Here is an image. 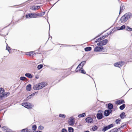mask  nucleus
<instances>
[{
	"mask_svg": "<svg viewBox=\"0 0 132 132\" xmlns=\"http://www.w3.org/2000/svg\"><path fill=\"white\" fill-rule=\"evenodd\" d=\"M47 85L45 82H42L34 85L33 88L34 90H39L45 87Z\"/></svg>",
	"mask_w": 132,
	"mask_h": 132,
	"instance_id": "1",
	"label": "nucleus"
},
{
	"mask_svg": "<svg viewBox=\"0 0 132 132\" xmlns=\"http://www.w3.org/2000/svg\"><path fill=\"white\" fill-rule=\"evenodd\" d=\"M131 16L132 15L130 13H126L121 17L120 19V20L122 22L126 21L130 18Z\"/></svg>",
	"mask_w": 132,
	"mask_h": 132,
	"instance_id": "2",
	"label": "nucleus"
},
{
	"mask_svg": "<svg viewBox=\"0 0 132 132\" xmlns=\"http://www.w3.org/2000/svg\"><path fill=\"white\" fill-rule=\"evenodd\" d=\"M22 105L26 108L28 109H31L32 108V105L29 103H22Z\"/></svg>",
	"mask_w": 132,
	"mask_h": 132,
	"instance_id": "3",
	"label": "nucleus"
},
{
	"mask_svg": "<svg viewBox=\"0 0 132 132\" xmlns=\"http://www.w3.org/2000/svg\"><path fill=\"white\" fill-rule=\"evenodd\" d=\"M69 125L71 126H73L75 123V118L71 117L69 120Z\"/></svg>",
	"mask_w": 132,
	"mask_h": 132,
	"instance_id": "4",
	"label": "nucleus"
},
{
	"mask_svg": "<svg viewBox=\"0 0 132 132\" xmlns=\"http://www.w3.org/2000/svg\"><path fill=\"white\" fill-rule=\"evenodd\" d=\"M124 64V63L123 62L120 61L115 63L114 65L115 67L120 68Z\"/></svg>",
	"mask_w": 132,
	"mask_h": 132,
	"instance_id": "5",
	"label": "nucleus"
},
{
	"mask_svg": "<svg viewBox=\"0 0 132 132\" xmlns=\"http://www.w3.org/2000/svg\"><path fill=\"white\" fill-rule=\"evenodd\" d=\"M108 42L107 39L104 40L100 42L97 44V45L98 46L104 45H105Z\"/></svg>",
	"mask_w": 132,
	"mask_h": 132,
	"instance_id": "6",
	"label": "nucleus"
},
{
	"mask_svg": "<svg viewBox=\"0 0 132 132\" xmlns=\"http://www.w3.org/2000/svg\"><path fill=\"white\" fill-rule=\"evenodd\" d=\"M35 13H30V14L26 15V17L27 18H36Z\"/></svg>",
	"mask_w": 132,
	"mask_h": 132,
	"instance_id": "7",
	"label": "nucleus"
},
{
	"mask_svg": "<svg viewBox=\"0 0 132 132\" xmlns=\"http://www.w3.org/2000/svg\"><path fill=\"white\" fill-rule=\"evenodd\" d=\"M103 49V47L102 46H96L95 48L94 51L95 52H100L102 51Z\"/></svg>",
	"mask_w": 132,
	"mask_h": 132,
	"instance_id": "8",
	"label": "nucleus"
},
{
	"mask_svg": "<svg viewBox=\"0 0 132 132\" xmlns=\"http://www.w3.org/2000/svg\"><path fill=\"white\" fill-rule=\"evenodd\" d=\"M10 94L9 92H6L5 93L2 94L0 95V100H2V98L4 97H6Z\"/></svg>",
	"mask_w": 132,
	"mask_h": 132,
	"instance_id": "9",
	"label": "nucleus"
},
{
	"mask_svg": "<svg viewBox=\"0 0 132 132\" xmlns=\"http://www.w3.org/2000/svg\"><path fill=\"white\" fill-rule=\"evenodd\" d=\"M113 127V125L112 124H111L109 125H108V126L104 127L103 129V131H105Z\"/></svg>",
	"mask_w": 132,
	"mask_h": 132,
	"instance_id": "10",
	"label": "nucleus"
},
{
	"mask_svg": "<svg viewBox=\"0 0 132 132\" xmlns=\"http://www.w3.org/2000/svg\"><path fill=\"white\" fill-rule=\"evenodd\" d=\"M124 100H120L116 101L115 103L117 104H121L124 103Z\"/></svg>",
	"mask_w": 132,
	"mask_h": 132,
	"instance_id": "11",
	"label": "nucleus"
},
{
	"mask_svg": "<svg viewBox=\"0 0 132 132\" xmlns=\"http://www.w3.org/2000/svg\"><path fill=\"white\" fill-rule=\"evenodd\" d=\"M1 129L3 132L10 131V129H8L6 127H2Z\"/></svg>",
	"mask_w": 132,
	"mask_h": 132,
	"instance_id": "12",
	"label": "nucleus"
},
{
	"mask_svg": "<svg viewBox=\"0 0 132 132\" xmlns=\"http://www.w3.org/2000/svg\"><path fill=\"white\" fill-rule=\"evenodd\" d=\"M86 121L88 123H90L93 121V119L90 117H88L85 119Z\"/></svg>",
	"mask_w": 132,
	"mask_h": 132,
	"instance_id": "13",
	"label": "nucleus"
},
{
	"mask_svg": "<svg viewBox=\"0 0 132 132\" xmlns=\"http://www.w3.org/2000/svg\"><path fill=\"white\" fill-rule=\"evenodd\" d=\"M97 117L98 119H101L103 118L102 113H98L97 114Z\"/></svg>",
	"mask_w": 132,
	"mask_h": 132,
	"instance_id": "14",
	"label": "nucleus"
},
{
	"mask_svg": "<svg viewBox=\"0 0 132 132\" xmlns=\"http://www.w3.org/2000/svg\"><path fill=\"white\" fill-rule=\"evenodd\" d=\"M40 7V6H34L31 7V9L33 10H35L37 9H39Z\"/></svg>",
	"mask_w": 132,
	"mask_h": 132,
	"instance_id": "15",
	"label": "nucleus"
},
{
	"mask_svg": "<svg viewBox=\"0 0 132 132\" xmlns=\"http://www.w3.org/2000/svg\"><path fill=\"white\" fill-rule=\"evenodd\" d=\"M111 112L108 110H105L104 112V115L106 116H108Z\"/></svg>",
	"mask_w": 132,
	"mask_h": 132,
	"instance_id": "16",
	"label": "nucleus"
},
{
	"mask_svg": "<svg viewBox=\"0 0 132 132\" xmlns=\"http://www.w3.org/2000/svg\"><path fill=\"white\" fill-rule=\"evenodd\" d=\"M31 84H29L26 86V89L28 91H30L31 90Z\"/></svg>",
	"mask_w": 132,
	"mask_h": 132,
	"instance_id": "17",
	"label": "nucleus"
},
{
	"mask_svg": "<svg viewBox=\"0 0 132 132\" xmlns=\"http://www.w3.org/2000/svg\"><path fill=\"white\" fill-rule=\"evenodd\" d=\"M35 54V53H34L33 52H27L26 53V54L27 55H29L30 56H33V55L34 54Z\"/></svg>",
	"mask_w": 132,
	"mask_h": 132,
	"instance_id": "18",
	"label": "nucleus"
},
{
	"mask_svg": "<svg viewBox=\"0 0 132 132\" xmlns=\"http://www.w3.org/2000/svg\"><path fill=\"white\" fill-rule=\"evenodd\" d=\"M108 107L109 109L110 110V111L111 112L112 110L111 109H112L113 108V105L109 103L108 104Z\"/></svg>",
	"mask_w": 132,
	"mask_h": 132,
	"instance_id": "19",
	"label": "nucleus"
},
{
	"mask_svg": "<svg viewBox=\"0 0 132 132\" xmlns=\"http://www.w3.org/2000/svg\"><path fill=\"white\" fill-rule=\"evenodd\" d=\"M25 76L26 77L30 78H32V75L29 73H26L25 74Z\"/></svg>",
	"mask_w": 132,
	"mask_h": 132,
	"instance_id": "20",
	"label": "nucleus"
},
{
	"mask_svg": "<svg viewBox=\"0 0 132 132\" xmlns=\"http://www.w3.org/2000/svg\"><path fill=\"white\" fill-rule=\"evenodd\" d=\"M125 7L123 5H121L120 7V10L119 14H120V13L121 12H122L123 10L125 9Z\"/></svg>",
	"mask_w": 132,
	"mask_h": 132,
	"instance_id": "21",
	"label": "nucleus"
},
{
	"mask_svg": "<svg viewBox=\"0 0 132 132\" xmlns=\"http://www.w3.org/2000/svg\"><path fill=\"white\" fill-rule=\"evenodd\" d=\"M82 68V67L79 66V65L76 69V72H78Z\"/></svg>",
	"mask_w": 132,
	"mask_h": 132,
	"instance_id": "22",
	"label": "nucleus"
},
{
	"mask_svg": "<svg viewBox=\"0 0 132 132\" xmlns=\"http://www.w3.org/2000/svg\"><path fill=\"white\" fill-rule=\"evenodd\" d=\"M92 48L91 47H88L85 48V50L86 51H88L91 50Z\"/></svg>",
	"mask_w": 132,
	"mask_h": 132,
	"instance_id": "23",
	"label": "nucleus"
},
{
	"mask_svg": "<svg viewBox=\"0 0 132 132\" xmlns=\"http://www.w3.org/2000/svg\"><path fill=\"white\" fill-rule=\"evenodd\" d=\"M125 26L124 25H123L120 27H118V30H123L125 29Z\"/></svg>",
	"mask_w": 132,
	"mask_h": 132,
	"instance_id": "24",
	"label": "nucleus"
},
{
	"mask_svg": "<svg viewBox=\"0 0 132 132\" xmlns=\"http://www.w3.org/2000/svg\"><path fill=\"white\" fill-rule=\"evenodd\" d=\"M125 104H123L120 106V110H122L124 109L125 107Z\"/></svg>",
	"mask_w": 132,
	"mask_h": 132,
	"instance_id": "25",
	"label": "nucleus"
},
{
	"mask_svg": "<svg viewBox=\"0 0 132 132\" xmlns=\"http://www.w3.org/2000/svg\"><path fill=\"white\" fill-rule=\"evenodd\" d=\"M86 116L85 113H83L81 114H80L78 115V117L79 118L84 117Z\"/></svg>",
	"mask_w": 132,
	"mask_h": 132,
	"instance_id": "26",
	"label": "nucleus"
},
{
	"mask_svg": "<svg viewBox=\"0 0 132 132\" xmlns=\"http://www.w3.org/2000/svg\"><path fill=\"white\" fill-rule=\"evenodd\" d=\"M86 63V62L85 61H84L82 62L79 64V66H81L82 68L84 65Z\"/></svg>",
	"mask_w": 132,
	"mask_h": 132,
	"instance_id": "27",
	"label": "nucleus"
},
{
	"mask_svg": "<svg viewBox=\"0 0 132 132\" xmlns=\"http://www.w3.org/2000/svg\"><path fill=\"white\" fill-rule=\"evenodd\" d=\"M6 50H8L9 53H10L11 52V51L10 49V47H9L8 45H7V46H6Z\"/></svg>",
	"mask_w": 132,
	"mask_h": 132,
	"instance_id": "28",
	"label": "nucleus"
},
{
	"mask_svg": "<svg viewBox=\"0 0 132 132\" xmlns=\"http://www.w3.org/2000/svg\"><path fill=\"white\" fill-rule=\"evenodd\" d=\"M35 15H36V18L37 17H41L42 16V13H38V14H36Z\"/></svg>",
	"mask_w": 132,
	"mask_h": 132,
	"instance_id": "29",
	"label": "nucleus"
},
{
	"mask_svg": "<svg viewBox=\"0 0 132 132\" xmlns=\"http://www.w3.org/2000/svg\"><path fill=\"white\" fill-rule=\"evenodd\" d=\"M125 113L124 112L122 113L120 115V117L121 119L124 118L123 117H125Z\"/></svg>",
	"mask_w": 132,
	"mask_h": 132,
	"instance_id": "30",
	"label": "nucleus"
},
{
	"mask_svg": "<svg viewBox=\"0 0 132 132\" xmlns=\"http://www.w3.org/2000/svg\"><path fill=\"white\" fill-rule=\"evenodd\" d=\"M68 131L69 132H73V129L72 127H69Z\"/></svg>",
	"mask_w": 132,
	"mask_h": 132,
	"instance_id": "31",
	"label": "nucleus"
},
{
	"mask_svg": "<svg viewBox=\"0 0 132 132\" xmlns=\"http://www.w3.org/2000/svg\"><path fill=\"white\" fill-rule=\"evenodd\" d=\"M21 132H30V131L28 130L27 129H23L21 131Z\"/></svg>",
	"mask_w": 132,
	"mask_h": 132,
	"instance_id": "32",
	"label": "nucleus"
},
{
	"mask_svg": "<svg viewBox=\"0 0 132 132\" xmlns=\"http://www.w3.org/2000/svg\"><path fill=\"white\" fill-rule=\"evenodd\" d=\"M44 128V127L42 126H40L38 127V129L40 130H43Z\"/></svg>",
	"mask_w": 132,
	"mask_h": 132,
	"instance_id": "33",
	"label": "nucleus"
},
{
	"mask_svg": "<svg viewBox=\"0 0 132 132\" xmlns=\"http://www.w3.org/2000/svg\"><path fill=\"white\" fill-rule=\"evenodd\" d=\"M120 119H118L116 120V123L118 124L120 123Z\"/></svg>",
	"mask_w": 132,
	"mask_h": 132,
	"instance_id": "34",
	"label": "nucleus"
},
{
	"mask_svg": "<svg viewBox=\"0 0 132 132\" xmlns=\"http://www.w3.org/2000/svg\"><path fill=\"white\" fill-rule=\"evenodd\" d=\"M43 67V65L42 64L39 65L38 66L37 68L38 69H40L42 68Z\"/></svg>",
	"mask_w": 132,
	"mask_h": 132,
	"instance_id": "35",
	"label": "nucleus"
},
{
	"mask_svg": "<svg viewBox=\"0 0 132 132\" xmlns=\"http://www.w3.org/2000/svg\"><path fill=\"white\" fill-rule=\"evenodd\" d=\"M32 130H35L36 129L37 127L36 125H33L32 127Z\"/></svg>",
	"mask_w": 132,
	"mask_h": 132,
	"instance_id": "36",
	"label": "nucleus"
},
{
	"mask_svg": "<svg viewBox=\"0 0 132 132\" xmlns=\"http://www.w3.org/2000/svg\"><path fill=\"white\" fill-rule=\"evenodd\" d=\"M97 127L96 126H95L93 127L92 128V129L93 131H95L97 129Z\"/></svg>",
	"mask_w": 132,
	"mask_h": 132,
	"instance_id": "37",
	"label": "nucleus"
},
{
	"mask_svg": "<svg viewBox=\"0 0 132 132\" xmlns=\"http://www.w3.org/2000/svg\"><path fill=\"white\" fill-rule=\"evenodd\" d=\"M26 79V78L25 77H21L20 78V79L21 80H25Z\"/></svg>",
	"mask_w": 132,
	"mask_h": 132,
	"instance_id": "38",
	"label": "nucleus"
},
{
	"mask_svg": "<svg viewBox=\"0 0 132 132\" xmlns=\"http://www.w3.org/2000/svg\"><path fill=\"white\" fill-rule=\"evenodd\" d=\"M4 92V90L3 88H0V93L2 94Z\"/></svg>",
	"mask_w": 132,
	"mask_h": 132,
	"instance_id": "39",
	"label": "nucleus"
},
{
	"mask_svg": "<svg viewBox=\"0 0 132 132\" xmlns=\"http://www.w3.org/2000/svg\"><path fill=\"white\" fill-rule=\"evenodd\" d=\"M59 116L62 118H65V115L64 114H60Z\"/></svg>",
	"mask_w": 132,
	"mask_h": 132,
	"instance_id": "40",
	"label": "nucleus"
},
{
	"mask_svg": "<svg viewBox=\"0 0 132 132\" xmlns=\"http://www.w3.org/2000/svg\"><path fill=\"white\" fill-rule=\"evenodd\" d=\"M80 72L82 73H84V74L86 73V72H84V70L83 69L81 68V70H80Z\"/></svg>",
	"mask_w": 132,
	"mask_h": 132,
	"instance_id": "41",
	"label": "nucleus"
},
{
	"mask_svg": "<svg viewBox=\"0 0 132 132\" xmlns=\"http://www.w3.org/2000/svg\"><path fill=\"white\" fill-rule=\"evenodd\" d=\"M127 28L126 29L128 31H132V28H131L129 27H127Z\"/></svg>",
	"mask_w": 132,
	"mask_h": 132,
	"instance_id": "42",
	"label": "nucleus"
},
{
	"mask_svg": "<svg viewBox=\"0 0 132 132\" xmlns=\"http://www.w3.org/2000/svg\"><path fill=\"white\" fill-rule=\"evenodd\" d=\"M32 97L31 96H30V95L29 96L26 98V100H29V99H31V98Z\"/></svg>",
	"mask_w": 132,
	"mask_h": 132,
	"instance_id": "43",
	"label": "nucleus"
},
{
	"mask_svg": "<svg viewBox=\"0 0 132 132\" xmlns=\"http://www.w3.org/2000/svg\"><path fill=\"white\" fill-rule=\"evenodd\" d=\"M62 132H67V130L63 128L62 129Z\"/></svg>",
	"mask_w": 132,
	"mask_h": 132,
	"instance_id": "44",
	"label": "nucleus"
},
{
	"mask_svg": "<svg viewBox=\"0 0 132 132\" xmlns=\"http://www.w3.org/2000/svg\"><path fill=\"white\" fill-rule=\"evenodd\" d=\"M38 93V92H36L35 93H34L31 94V95H30V96H31L32 97L33 96H34L36 94V93Z\"/></svg>",
	"mask_w": 132,
	"mask_h": 132,
	"instance_id": "45",
	"label": "nucleus"
},
{
	"mask_svg": "<svg viewBox=\"0 0 132 132\" xmlns=\"http://www.w3.org/2000/svg\"><path fill=\"white\" fill-rule=\"evenodd\" d=\"M102 39V37H100V38H98V41H99L100 40H101Z\"/></svg>",
	"mask_w": 132,
	"mask_h": 132,
	"instance_id": "46",
	"label": "nucleus"
},
{
	"mask_svg": "<svg viewBox=\"0 0 132 132\" xmlns=\"http://www.w3.org/2000/svg\"><path fill=\"white\" fill-rule=\"evenodd\" d=\"M98 112L100 113H101L102 112H103V111L101 110H99L98 111Z\"/></svg>",
	"mask_w": 132,
	"mask_h": 132,
	"instance_id": "47",
	"label": "nucleus"
},
{
	"mask_svg": "<svg viewBox=\"0 0 132 132\" xmlns=\"http://www.w3.org/2000/svg\"><path fill=\"white\" fill-rule=\"evenodd\" d=\"M40 13H42V16L44 15L45 14V12H43Z\"/></svg>",
	"mask_w": 132,
	"mask_h": 132,
	"instance_id": "48",
	"label": "nucleus"
},
{
	"mask_svg": "<svg viewBox=\"0 0 132 132\" xmlns=\"http://www.w3.org/2000/svg\"><path fill=\"white\" fill-rule=\"evenodd\" d=\"M105 36H103L102 37V39H104V38H105Z\"/></svg>",
	"mask_w": 132,
	"mask_h": 132,
	"instance_id": "49",
	"label": "nucleus"
},
{
	"mask_svg": "<svg viewBox=\"0 0 132 132\" xmlns=\"http://www.w3.org/2000/svg\"><path fill=\"white\" fill-rule=\"evenodd\" d=\"M99 42V41H98V39H96V40L95 41V42L96 43V42Z\"/></svg>",
	"mask_w": 132,
	"mask_h": 132,
	"instance_id": "50",
	"label": "nucleus"
},
{
	"mask_svg": "<svg viewBox=\"0 0 132 132\" xmlns=\"http://www.w3.org/2000/svg\"><path fill=\"white\" fill-rule=\"evenodd\" d=\"M35 78H36V79H38L39 78V77H38L37 76H36Z\"/></svg>",
	"mask_w": 132,
	"mask_h": 132,
	"instance_id": "51",
	"label": "nucleus"
},
{
	"mask_svg": "<svg viewBox=\"0 0 132 132\" xmlns=\"http://www.w3.org/2000/svg\"><path fill=\"white\" fill-rule=\"evenodd\" d=\"M84 132H89V131H85Z\"/></svg>",
	"mask_w": 132,
	"mask_h": 132,
	"instance_id": "52",
	"label": "nucleus"
},
{
	"mask_svg": "<svg viewBox=\"0 0 132 132\" xmlns=\"http://www.w3.org/2000/svg\"><path fill=\"white\" fill-rule=\"evenodd\" d=\"M68 46H74V45H68Z\"/></svg>",
	"mask_w": 132,
	"mask_h": 132,
	"instance_id": "53",
	"label": "nucleus"
}]
</instances>
